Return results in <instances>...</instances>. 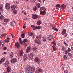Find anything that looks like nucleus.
Wrapping results in <instances>:
<instances>
[{
    "label": "nucleus",
    "instance_id": "f257e3e1",
    "mask_svg": "<svg viewBox=\"0 0 73 73\" xmlns=\"http://www.w3.org/2000/svg\"><path fill=\"white\" fill-rule=\"evenodd\" d=\"M35 68L34 67H31H31L28 66H27L26 67V70L27 73H29L31 72H35Z\"/></svg>",
    "mask_w": 73,
    "mask_h": 73
},
{
    "label": "nucleus",
    "instance_id": "f03ea898",
    "mask_svg": "<svg viewBox=\"0 0 73 73\" xmlns=\"http://www.w3.org/2000/svg\"><path fill=\"white\" fill-rule=\"evenodd\" d=\"M28 56L27 55V54H26L24 55L23 58V61H25L26 60H27L28 59Z\"/></svg>",
    "mask_w": 73,
    "mask_h": 73
},
{
    "label": "nucleus",
    "instance_id": "7ed1b4c3",
    "mask_svg": "<svg viewBox=\"0 0 73 73\" xmlns=\"http://www.w3.org/2000/svg\"><path fill=\"white\" fill-rule=\"evenodd\" d=\"M16 62H17V59L16 58L12 59L11 60V62L12 64H15Z\"/></svg>",
    "mask_w": 73,
    "mask_h": 73
},
{
    "label": "nucleus",
    "instance_id": "20e7f679",
    "mask_svg": "<svg viewBox=\"0 0 73 73\" xmlns=\"http://www.w3.org/2000/svg\"><path fill=\"white\" fill-rule=\"evenodd\" d=\"M35 61L37 63V64H40V62H41V61L38 58H35Z\"/></svg>",
    "mask_w": 73,
    "mask_h": 73
},
{
    "label": "nucleus",
    "instance_id": "39448f33",
    "mask_svg": "<svg viewBox=\"0 0 73 73\" xmlns=\"http://www.w3.org/2000/svg\"><path fill=\"white\" fill-rule=\"evenodd\" d=\"M33 54L32 53H29L28 57H29V59L32 60L33 58Z\"/></svg>",
    "mask_w": 73,
    "mask_h": 73
},
{
    "label": "nucleus",
    "instance_id": "423d86ee",
    "mask_svg": "<svg viewBox=\"0 0 73 73\" xmlns=\"http://www.w3.org/2000/svg\"><path fill=\"white\" fill-rule=\"evenodd\" d=\"M42 71V70H40V68L38 67L36 69V70L35 71V73H39L40 72H41Z\"/></svg>",
    "mask_w": 73,
    "mask_h": 73
},
{
    "label": "nucleus",
    "instance_id": "0eeeda50",
    "mask_svg": "<svg viewBox=\"0 0 73 73\" xmlns=\"http://www.w3.org/2000/svg\"><path fill=\"white\" fill-rule=\"evenodd\" d=\"M28 35L30 37H32L33 38H35V36L33 33H29Z\"/></svg>",
    "mask_w": 73,
    "mask_h": 73
},
{
    "label": "nucleus",
    "instance_id": "6e6552de",
    "mask_svg": "<svg viewBox=\"0 0 73 73\" xmlns=\"http://www.w3.org/2000/svg\"><path fill=\"white\" fill-rule=\"evenodd\" d=\"M35 42L36 43V44H39L40 45L41 44V41L40 40H38L37 39H35L34 40Z\"/></svg>",
    "mask_w": 73,
    "mask_h": 73
},
{
    "label": "nucleus",
    "instance_id": "1a4fd4ad",
    "mask_svg": "<svg viewBox=\"0 0 73 73\" xmlns=\"http://www.w3.org/2000/svg\"><path fill=\"white\" fill-rule=\"evenodd\" d=\"M31 50V48L30 46L27 47L26 50V52L27 53H29Z\"/></svg>",
    "mask_w": 73,
    "mask_h": 73
},
{
    "label": "nucleus",
    "instance_id": "9d476101",
    "mask_svg": "<svg viewBox=\"0 0 73 73\" xmlns=\"http://www.w3.org/2000/svg\"><path fill=\"white\" fill-rule=\"evenodd\" d=\"M10 4L9 3H7L6 5H5V7L6 9H9L10 8Z\"/></svg>",
    "mask_w": 73,
    "mask_h": 73
},
{
    "label": "nucleus",
    "instance_id": "9b49d317",
    "mask_svg": "<svg viewBox=\"0 0 73 73\" xmlns=\"http://www.w3.org/2000/svg\"><path fill=\"white\" fill-rule=\"evenodd\" d=\"M32 16L33 19H37V14H32Z\"/></svg>",
    "mask_w": 73,
    "mask_h": 73
},
{
    "label": "nucleus",
    "instance_id": "f8f14e48",
    "mask_svg": "<svg viewBox=\"0 0 73 73\" xmlns=\"http://www.w3.org/2000/svg\"><path fill=\"white\" fill-rule=\"evenodd\" d=\"M9 64V62L8 61H6L5 63H4V65L5 67H7L8 65V64Z\"/></svg>",
    "mask_w": 73,
    "mask_h": 73
},
{
    "label": "nucleus",
    "instance_id": "ddd939ff",
    "mask_svg": "<svg viewBox=\"0 0 73 73\" xmlns=\"http://www.w3.org/2000/svg\"><path fill=\"white\" fill-rule=\"evenodd\" d=\"M66 8V5L64 4H62L61 5L60 8L61 9H65Z\"/></svg>",
    "mask_w": 73,
    "mask_h": 73
},
{
    "label": "nucleus",
    "instance_id": "4468645a",
    "mask_svg": "<svg viewBox=\"0 0 73 73\" xmlns=\"http://www.w3.org/2000/svg\"><path fill=\"white\" fill-rule=\"evenodd\" d=\"M7 70L8 72H10L11 70V68L9 66H8L7 67Z\"/></svg>",
    "mask_w": 73,
    "mask_h": 73
},
{
    "label": "nucleus",
    "instance_id": "2eb2a0df",
    "mask_svg": "<svg viewBox=\"0 0 73 73\" xmlns=\"http://www.w3.org/2000/svg\"><path fill=\"white\" fill-rule=\"evenodd\" d=\"M66 29H64L61 32V34L62 35H65L66 33Z\"/></svg>",
    "mask_w": 73,
    "mask_h": 73
},
{
    "label": "nucleus",
    "instance_id": "dca6fc26",
    "mask_svg": "<svg viewBox=\"0 0 73 73\" xmlns=\"http://www.w3.org/2000/svg\"><path fill=\"white\" fill-rule=\"evenodd\" d=\"M47 38L49 39V40H53V37L51 35H48Z\"/></svg>",
    "mask_w": 73,
    "mask_h": 73
},
{
    "label": "nucleus",
    "instance_id": "f3484780",
    "mask_svg": "<svg viewBox=\"0 0 73 73\" xmlns=\"http://www.w3.org/2000/svg\"><path fill=\"white\" fill-rule=\"evenodd\" d=\"M15 46L17 48H19L20 47V44L18 42H17L15 44Z\"/></svg>",
    "mask_w": 73,
    "mask_h": 73
},
{
    "label": "nucleus",
    "instance_id": "a211bd4d",
    "mask_svg": "<svg viewBox=\"0 0 73 73\" xmlns=\"http://www.w3.org/2000/svg\"><path fill=\"white\" fill-rule=\"evenodd\" d=\"M40 14L42 15H45L46 14V12L45 11H40Z\"/></svg>",
    "mask_w": 73,
    "mask_h": 73
},
{
    "label": "nucleus",
    "instance_id": "6ab92c4d",
    "mask_svg": "<svg viewBox=\"0 0 73 73\" xmlns=\"http://www.w3.org/2000/svg\"><path fill=\"white\" fill-rule=\"evenodd\" d=\"M60 5L59 4H58L57 5L55 6L56 8V9H59V8L60 7Z\"/></svg>",
    "mask_w": 73,
    "mask_h": 73
},
{
    "label": "nucleus",
    "instance_id": "aec40b11",
    "mask_svg": "<svg viewBox=\"0 0 73 73\" xmlns=\"http://www.w3.org/2000/svg\"><path fill=\"white\" fill-rule=\"evenodd\" d=\"M41 28V26H37L35 27V29H40Z\"/></svg>",
    "mask_w": 73,
    "mask_h": 73
},
{
    "label": "nucleus",
    "instance_id": "412c9836",
    "mask_svg": "<svg viewBox=\"0 0 73 73\" xmlns=\"http://www.w3.org/2000/svg\"><path fill=\"white\" fill-rule=\"evenodd\" d=\"M43 10V11H45V10H46V9H45L44 7H42L40 8V11H42Z\"/></svg>",
    "mask_w": 73,
    "mask_h": 73
},
{
    "label": "nucleus",
    "instance_id": "4be33fe9",
    "mask_svg": "<svg viewBox=\"0 0 73 73\" xmlns=\"http://www.w3.org/2000/svg\"><path fill=\"white\" fill-rule=\"evenodd\" d=\"M16 8V6L15 5H12L11 6V9L12 10H14V9H15Z\"/></svg>",
    "mask_w": 73,
    "mask_h": 73
},
{
    "label": "nucleus",
    "instance_id": "5701e85b",
    "mask_svg": "<svg viewBox=\"0 0 73 73\" xmlns=\"http://www.w3.org/2000/svg\"><path fill=\"white\" fill-rule=\"evenodd\" d=\"M19 41L20 43V44H23V42L21 40V38H19Z\"/></svg>",
    "mask_w": 73,
    "mask_h": 73
},
{
    "label": "nucleus",
    "instance_id": "b1692460",
    "mask_svg": "<svg viewBox=\"0 0 73 73\" xmlns=\"http://www.w3.org/2000/svg\"><path fill=\"white\" fill-rule=\"evenodd\" d=\"M3 36L4 37H5V33H2V34L1 35L0 37H3Z\"/></svg>",
    "mask_w": 73,
    "mask_h": 73
},
{
    "label": "nucleus",
    "instance_id": "393cba45",
    "mask_svg": "<svg viewBox=\"0 0 73 73\" xmlns=\"http://www.w3.org/2000/svg\"><path fill=\"white\" fill-rule=\"evenodd\" d=\"M23 54H24V52H23V51L22 50L21 51L20 53V56H22L23 55Z\"/></svg>",
    "mask_w": 73,
    "mask_h": 73
},
{
    "label": "nucleus",
    "instance_id": "a878e982",
    "mask_svg": "<svg viewBox=\"0 0 73 73\" xmlns=\"http://www.w3.org/2000/svg\"><path fill=\"white\" fill-rule=\"evenodd\" d=\"M41 24V21H38L37 22V25H40Z\"/></svg>",
    "mask_w": 73,
    "mask_h": 73
},
{
    "label": "nucleus",
    "instance_id": "bb28decb",
    "mask_svg": "<svg viewBox=\"0 0 73 73\" xmlns=\"http://www.w3.org/2000/svg\"><path fill=\"white\" fill-rule=\"evenodd\" d=\"M37 39H38V40H40V39H41V36L39 35L38 36H37L36 37Z\"/></svg>",
    "mask_w": 73,
    "mask_h": 73
},
{
    "label": "nucleus",
    "instance_id": "cd10ccee",
    "mask_svg": "<svg viewBox=\"0 0 73 73\" xmlns=\"http://www.w3.org/2000/svg\"><path fill=\"white\" fill-rule=\"evenodd\" d=\"M9 21V19H4L3 21L4 22H6L7 21V22L8 21Z\"/></svg>",
    "mask_w": 73,
    "mask_h": 73
},
{
    "label": "nucleus",
    "instance_id": "c85d7f7f",
    "mask_svg": "<svg viewBox=\"0 0 73 73\" xmlns=\"http://www.w3.org/2000/svg\"><path fill=\"white\" fill-rule=\"evenodd\" d=\"M36 6L37 8H40V3H38V4H36Z\"/></svg>",
    "mask_w": 73,
    "mask_h": 73
},
{
    "label": "nucleus",
    "instance_id": "c756f323",
    "mask_svg": "<svg viewBox=\"0 0 73 73\" xmlns=\"http://www.w3.org/2000/svg\"><path fill=\"white\" fill-rule=\"evenodd\" d=\"M4 19V17L3 15H1V16H0V19L1 20H3Z\"/></svg>",
    "mask_w": 73,
    "mask_h": 73
},
{
    "label": "nucleus",
    "instance_id": "7c9ffc66",
    "mask_svg": "<svg viewBox=\"0 0 73 73\" xmlns=\"http://www.w3.org/2000/svg\"><path fill=\"white\" fill-rule=\"evenodd\" d=\"M2 62H3L5 61V58L3 57L0 60Z\"/></svg>",
    "mask_w": 73,
    "mask_h": 73
},
{
    "label": "nucleus",
    "instance_id": "2f4dec72",
    "mask_svg": "<svg viewBox=\"0 0 73 73\" xmlns=\"http://www.w3.org/2000/svg\"><path fill=\"white\" fill-rule=\"evenodd\" d=\"M13 13H17V11L15 9H14V10H13Z\"/></svg>",
    "mask_w": 73,
    "mask_h": 73
},
{
    "label": "nucleus",
    "instance_id": "473e14b6",
    "mask_svg": "<svg viewBox=\"0 0 73 73\" xmlns=\"http://www.w3.org/2000/svg\"><path fill=\"white\" fill-rule=\"evenodd\" d=\"M68 56H69V57H70V58L73 57V55H72V54H71V53H68Z\"/></svg>",
    "mask_w": 73,
    "mask_h": 73
},
{
    "label": "nucleus",
    "instance_id": "72a5a7b5",
    "mask_svg": "<svg viewBox=\"0 0 73 73\" xmlns=\"http://www.w3.org/2000/svg\"><path fill=\"white\" fill-rule=\"evenodd\" d=\"M62 50L64 52V51H65V50H66V48H65V47L63 46L62 47Z\"/></svg>",
    "mask_w": 73,
    "mask_h": 73
},
{
    "label": "nucleus",
    "instance_id": "f704fd0d",
    "mask_svg": "<svg viewBox=\"0 0 73 73\" xmlns=\"http://www.w3.org/2000/svg\"><path fill=\"white\" fill-rule=\"evenodd\" d=\"M52 47L53 49V50L54 51H56V46L53 45Z\"/></svg>",
    "mask_w": 73,
    "mask_h": 73
},
{
    "label": "nucleus",
    "instance_id": "c9c22d12",
    "mask_svg": "<svg viewBox=\"0 0 73 73\" xmlns=\"http://www.w3.org/2000/svg\"><path fill=\"white\" fill-rule=\"evenodd\" d=\"M37 7L36 6H35L33 8V11H36V10H37Z\"/></svg>",
    "mask_w": 73,
    "mask_h": 73
},
{
    "label": "nucleus",
    "instance_id": "e433bc0d",
    "mask_svg": "<svg viewBox=\"0 0 73 73\" xmlns=\"http://www.w3.org/2000/svg\"><path fill=\"white\" fill-rule=\"evenodd\" d=\"M31 26L32 28L33 29V30H35V27H36L35 26H34V25H31Z\"/></svg>",
    "mask_w": 73,
    "mask_h": 73
},
{
    "label": "nucleus",
    "instance_id": "4c0bfd02",
    "mask_svg": "<svg viewBox=\"0 0 73 73\" xmlns=\"http://www.w3.org/2000/svg\"><path fill=\"white\" fill-rule=\"evenodd\" d=\"M46 38L45 37H43V41H46Z\"/></svg>",
    "mask_w": 73,
    "mask_h": 73
},
{
    "label": "nucleus",
    "instance_id": "58836bf2",
    "mask_svg": "<svg viewBox=\"0 0 73 73\" xmlns=\"http://www.w3.org/2000/svg\"><path fill=\"white\" fill-rule=\"evenodd\" d=\"M13 53H11L10 56V58H12V57H13Z\"/></svg>",
    "mask_w": 73,
    "mask_h": 73
},
{
    "label": "nucleus",
    "instance_id": "ea45409f",
    "mask_svg": "<svg viewBox=\"0 0 73 73\" xmlns=\"http://www.w3.org/2000/svg\"><path fill=\"white\" fill-rule=\"evenodd\" d=\"M24 42H28V40L26 39H24L23 40Z\"/></svg>",
    "mask_w": 73,
    "mask_h": 73
},
{
    "label": "nucleus",
    "instance_id": "a19ab883",
    "mask_svg": "<svg viewBox=\"0 0 73 73\" xmlns=\"http://www.w3.org/2000/svg\"><path fill=\"white\" fill-rule=\"evenodd\" d=\"M63 58L64 60H67V59H68V58H67V57L66 55L64 56Z\"/></svg>",
    "mask_w": 73,
    "mask_h": 73
},
{
    "label": "nucleus",
    "instance_id": "79ce46f5",
    "mask_svg": "<svg viewBox=\"0 0 73 73\" xmlns=\"http://www.w3.org/2000/svg\"><path fill=\"white\" fill-rule=\"evenodd\" d=\"M33 51H35V52H36L37 50V49L35 48H33Z\"/></svg>",
    "mask_w": 73,
    "mask_h": 73
},
{
    "label": "nucleus",
    "instance_id": "37998d69",
    "mask_svg": "<svg viewBox=\"0 0 73 73\" xmlns=\"http://www.w3.org/2000/svg\"><path fill=\"white\" fill-rule=\"evenodd\" d=\"M67 52H71V49L70 48H68L67 49Z\"/></svg>",
    "mask_w": 73,
    "mask_h": 73
},
{
    "label": "nucleus",
    "instance_id": "c03bdc74",
    "mask_svg": "<svg viewBox=\"0 0 73 73\" xmlns=\"http://www.w3.org/2000/svg\"><path fill=\"white\" fill-rule=\"evenodd\" d=\"M21 36L22 37V38H24V37H25V35H24V34H23L21 35Z\"/></svg>",
    "mask_w": 73,
    "mask_h": 73
},
{
    "label": "nucleus",
    "instance_id": "a18cd8bd",
    "mask_svg": "<svg viewBox=\"0 0 73 73\" xmlns=\"http://www.w3.org/2000/svg\"><path fill=\"white\" fill-rule=\"evenodd\" d=\"M4 42H9V41L6 40H4Z\"/></svg>",
    "mask_w": 73,
    "mask_h": 73
},
{
    "label": "nucleus",
    "instance_id": "49530a36",
    "mask_svg": "<svg viewBox=\"0 0 73 73\" xmlns=\"http://www.w3.org/2000/svg\"><path fill=\"white\" fill-rule=\"evenodd\" d=\"M3 43V40H1L0 42V46Z\"/></svg>",
    "mask_w": 73,
    "mask_h": 73
},
{
    "label": "nucleus",
    "instance_id": "de8ad7c7",
    "mask_svg": "<svg viewBox=\"0 0 73 73\" xmlns=\"http://www.w3.org/2000/svg\"><path fill=\"white\" fill-rule=\"evenodd\" d=\"M13 22H10V25H11V27H12V26H13Z\"/></svg>",
    "mask_w": 73,
    "mask_h": 73
},
{
    "label": "nucleus",
    "instance_id": "09e8293b",
    "mask_svg": "<svg viewBox=\"0 0 73 73\" xmlns=\"http://www.w3.org/2000/svg\"><path fill=\"white\" fill-rule=\"evenodd\" d=\"M53 44H54L55 46H56V42L54 41L53 42Z\"/></svg>",
    "mask_w": 73,
    "mask_h": 73
},
{
    "label": "nucleus",
    "instance_id": "8fccbe9b",
    "mask_svg": "<svg viewBox=\"0 0 73 73\" xmlns=\"http://www.w3.org/2000/svg\"><path fill=\"white\" fill-rule=\"evenodd\" d=\"M2 8H3V7H2V5H0V10H1Z\"/></svg>",
    "mask_w": 73,
    "mask_h": 73
},
{
    "label": "nucleus",
    "instance_id": "3c124183",
    "mask_svg": "<svg viewBox=\"0 0 73 73\" xmlns=\"http://www.w3.org/2000/svg\"><path fill=\"white\" fill-rule=\"evenodd\" d=\"M64 73H67L68 72V71L67 70H66L64 71Z\"/></svg>",
    "mask_w": 73,
    "mask_h": 73
},
{
    "label": "nucleus",
    "instance_id": "603ef678",
    "mask_svg": "<svg viewBox=\"0 0 73 73\" xmlns=\"http://www.w3.org/2000/svg\"><path fill=\"white\" fill-rule=\"evenodd\" d=\"M9 40H10V38L9 37H7L6 39V40H7V41H9Z\"/></svg>",
    "mask_w": 73,
    "mask_h": 73
},
{
    "label": "nucleus",
    "instance_id": "864d4df0",
    "mask_svg": "<svg viewBox=\"0 0 73 73\" xmlns=\"http://www.w3.org/2000/svg\"><path fill=\"white\" fill-rule=\"evenodd\" d=\"M65 69V68L64 67H62V70H64Z\"/></svg>",
    "mask_w": 73,
    "mask_h": 73
},
{
    "label": "nucleus",
    "instance_id": "5fc2aeb1",
    "mask_svg": "<svg viewBox=\"0 0 73 73\" xmlns=\"http://www.w3.org/2000/svg\"><path fill=\"white\" fill-rule=\"evenodd\" d=\"M64 35H65L64 37H67V36H68V35L66 33Z\"/></svg>",
    "mask_w": 73,
    "mask_h": 73
},
{
    "label": "nucleus",
    "instance_id": "6e6d98bb",
    "mask_svg": "<svg viewBox=\"0 0 73 73\" xmlns=\"http://www.w3.org/2000/svg\"><path fill=\"white\" fill-rule=\"evenodd\" d=\"M52 29L54 30H55V29H56V28H55V27H53V26H52Z\"/></svg>",
    "mask_w": 73,
    "mask_h": 73
},
{
    "label": "nucleus",
    "instance_id": "4d7b16f0",
    "mask_svg": "<svg viewBox=\"0 0 73 73\" xmlns=\"http://www.w3.org/2000/svg\"><path fill=\"white\" fill-rule=\"evenodd\" d=\"M3 49L4 50H6V49H7V47H4Z\"/></svg>",
    "mask_w": 73,
    "mask_h": 73
},
{
    "label": "nucleus",
    "instance_id": "13d9d810",
    "mask_svg": "<svg viewBox=\"0 0 73 73\" xmlns=\"http://www.w3.org/2000/svg\"><path fill=\"white\" fill-rule=\"evenodd\" d=\"M5 45V43H3L2 46H4Z\"/></svg>",
    "mask_w": 73,
    "mask_h": 73
},
{
    "label": "nucleus",
    "instance_id": "bf43d9fd",
    "mask_svg": "<svg viewBox=\"0 0 73 73\" xmlns=\"http://www.w3.org/2000/svg\"><path fill=\"white\" fill-rule=\"evenodd\" d=\"M55 31H58V29H57V28H56V29L55 28Z\"/></svg>",
    "mask_w": 73,
    "mask_h": 73
},
{
    "label": "nucleus",
    "instance_id": "052dcab7",
    "mask_svg": "<svg viewBox=\"0 0 73 73\" xmlns=\"http://www.w3.org/2000/svg\"><path fill=\"white\" fill-rule=\"evenodd\" d=\"M25 28H26V26H24L23 27V28L25 29Z\"/></svg>",
    "mask_w": 73,
    "mask_h": 73
},
{
    "label": "nucleus",
    "instance_id": "680f3d73",
    "mask_svg": "<svg viewBox=\"0 0 73 73\" xmlns=\"http://www.w3.org/2000/svg\"><path fill=\"white\" fill-rule=\"evenodd\" d=\"M4 54H7V52H4Z\"/></svg>",
    "mask_w": 73,
    "mask_h": 73
},
{
    "label": "nucleus",
    "instance_id": "e2e57ef3",
    "mask_svg": "<svg viewBox=\"0 0 73 73\" xmlns=\"http://www.w3.org/2000/svg\"><path fill=\"white\" fill-rule=\"evenodd\" d=\"M71 49L72 50H73V47H71Z\"/></svg>",
    "mask_w": 73,
    "mask_h": 73
},
{
    "label": "nucleus",
    "instance_id": "0e129e2a",
    "mask_svg": "<svg viewBox=\"0 0 73 73\" xmlns=\"http://www.w3.org/2000/svg\"><path fill=\"white\" fill-rule=\"evenodd\" d=\"M2 62H1V61H0V65L1 64V63H2Z\"/></svg>",
    "mask_w": 73,
    "mask_h": 73
},
{
    "label": "nucleus",
    "instance_id": "69168bd1",
    "mask_svg": "<svg viewBox=\"0 0 73 73\" xmlns=\"http://www.w3.org/2000/svg\"><path fill=\"white\" fill-rule=\"evenodd\" d=\"M38 0V1H39V2L40 3H41V0Z\"/></svg>",
    "mask_w": 73,
    "mask_h": 73
},
{
    "label": "nucleus",
    "instance_id": "338daca9",
    "mask_svg": "<svg viewBox=\"0 0 73 73\" xmlns=\"http://www.w3.org/2000/svg\"><path fill=\"white\" fill-rule=\"evenodd\" d=\"M66 46H67L68 45L66 43Z\"/></svg>",
    "mask_w": 73,
    "mask_h": 73
},
{
    "label": "nucleus",
    "instance_id": "774afa93",
    "mask_svg": "<svg viewBox=\"0 0 73 73\" xmlns=\"http://www.w3.org/2000/svg\"><path fill=\"white\" fill-rule=\"evenodd\" d=\"M13 37H14V36L13 35L12 36V37L13 38Z\"/></svg>",
    "mask_w": 73,
    "mask_h": 73
}]
</instances>
